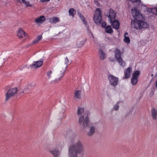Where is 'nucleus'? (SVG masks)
Here are the masks:
<instances>
[{"label":"nucleus","instance_id":"obj_1","mask_svg":"<svg viewBox=\"0 0 157 157\" xmlns=\"http://www.w3.org/2000/svg\"><path fill=\"white\" fill-rule=\"evenodd\" d=\"M132 13L134 20L131 22V27L138 29H142L141 25L143 18L142 15L136 9H132Z\"/></svg>","mask_w":157,"mask_h":157},{"label":"nucleus","instance_id":"obj_2","mask_svg":"<svg viewBox=\"0 0 157 157\" xmlns=\"http://www.w3.org/2000/svg\"><path fill=\"white\" fill-rule=\"evenodd\" d=\"M83 149V147L81 142L78 141L70 146L69 149V155L70 157H77V154L82 152Z\"/></svg>","mask_w":157,"mask_h":157},{"label":"nucleus","instance_id":"obj_3","mask_svg":"<svg viewBox=\"0 0 157 157\" xmlns=\"http://www.w3.org/2000/svg\"><path fill=\"white\" fill-rule=\"evenodd\" d=\"M101 12L100 8H97L95 11L94 16V21L97 24H100L102 19Z\"/></svg>","mask_w":157,"mask_h":157},{"label":"nucleus","instance_id":"obj_4","mask_svg":"<svg viewBox=\"0 0 157 157\" xmlns=\"http://www.w3.org/2000/svg\"><path fill=\"white\" fill-rule=\"evenodd\" d=\"M114 53L115 58L119 65L122 67H124L125 65V63L121 57V51L119 49L117 48L115 49Z\"/></svg>","mask_w":157,"mask_h":157},{"label":"nucleus","instance_id":"obj_5","mask_svg":"<svg viewBox=\"0 0 157 157\" xmlns=\"http://www.w3.org/2000/svg\"><path fill=\"white\" fill-rule=\"evenodd\" d=\"M17 88L15 87L8 90L5 95V101H7L13 97L17 93Z\"/></svg>","mask_w":157,"mask_h":157},{"label":"nucleus","instance_id":"obj_6","mask_svg":"<svg viewBox=\"0 0 157 157\" xmlns=\"http://www.w3.org/2000/svg\"><path fill=\"white\" fill-rule=\"evenodd\" d=\"M89 120L87 116H85L84 118V115L81 116L79 118V123L80 124H82V125L84 127L89 126Z\"/></svg>","mask_w":157,"mask_h":157},{"label":"nucleus","instance_id":"obj_7","mask_svg":"<svg viewBox=\"0 0 157 157\" xmlns=\"http://www.w3.org/2000/svg\"><path fill=\"white\" fill-rule=\"evenodd\" d=\"M108 79L109 84L114 86H116L118 83V78L113 75H109L108 76Z\"/></svg>","mask_w":157,"mask_h":157},{"label":"nucleus","instance_id":"obj_8","mask_svg":"<svg viewBox=\"0 0 157 157\" xmlns=\"http://www.w3.org/2000/svg\"><path fill=\"white\" fill-rule=\"evenodd\" d=\"M17 36L20 38H24V39H26L28 38L27 34L21 28L18 30Z\"/></svg>","mask_w":157,"mask_h":157},{"label":"nucleus","instance_id":"obj_9","mask_svg":"<svg viewBox=\"0 0 157 157\" xmlns=\"http://www.w3.org/2000/svg\"><path fill=\"white\" fill-rule=\"evenodd\" d=\"M116 16V13L114 11L110 9L109 10L108 17L109 21L112 22V20L115 19Z\"/></svg>","mask_w":157,"mask_h":157},{"label":"nucleus","instance_id":"obj_10","mask_svg":"<svg viewBox=\"0 0 157 157\" xmlns=\"http://www.w3.org/2000/svg\"><path fill=\"white\" fill-rule=\"evenodd\" d=\"M112 27L115 29H119L120 23L117 20H112V22H110Z\"/></svg>","mask_w":157,"mask_h":157},{"label":"nucleus","instance_id":"obj_11","mask_svg":"<svg viewBox=\"0 0 157 157\" xmlns=\"http://www.w3.org/2000/svg\"><path fill=\"white\" fill-rule=\"evenodd\" d=\"M132 67H129L124 71V78L127 79L130 77V74L132 72Z\"/></svg>","mask_w":157,"mask_h":157},{"label":"nucleus","instance_id":"obj_12","mask_svg":"<svg viewBox=\"0 0 157 157\" xmlns=\"http://www.w3.org/2000/svg\"><path fill=\"white\" fill-rule=\"evenodd\" d=\"M43 63V61H38L36 62H34L32 64L30 65V66L35 68H37L41 66Z\"/></svg>","mask_w":157,"mask_h":157},{"label":"nucleus","instance_id":"obj_13","mask_svg":"<svg viewBox=\"0 0 157 157\" xmlns=\"http://www.w3.org/2000/svg\"><path fill=\"white\" fill-rule=\"evenodd\" d=\"M17 2L21 4H24L27 7L31 6V5L30 4V2L28 0H16Z\"/></svg>","mask_w":157,"mask_h":157},{"label":"nucleus","instance_id":"obj_14","mask_svg":"<svg viewBox=\"0 0 157 157\" xmlns=\"http://www.w3.org/2000/svg\"><path fill=\"white\" fill-rule=\"evenodd\" d=\"M81 91L80 90H76L75 92L74 98L76 100H79L81 98Z\"/></svg>","mask_w":157,"mask_h":157},{"label":"nucleus","instance_id":"obj_15","mask_svg":"<svg viewBox=\"0 0 157 157\" xmlns=\"http://www.w3.org/2000/svg\"><path fill=\"white\" fill-rule=\"evenodd\" d=\"M151 114L152 118L156 120L157 116V110L154 108H153L151 110Z\"/></svg>","mask_w":157,"mask_h":157},{"label":"nucleus","instance_id":"obj_16","mask_svg":"<svg viewBox=\"0 0 157 157\" xmlns=\"http://www.w3.org/2000/svg\"><path fill=\"white\" fill-rule=\"evenodd\" d=\"M49 21L52 24L56 23L59 22V19L57 17H54L49 18Z\"/></svg>","mask_w":157,"mask_h":157},{"label":"nucleus","instance_id":"obj_17","mask_svg":"<svg viewBox=\"0 0 157 157\" xmlns=\"http://www.w3.org/2000/svg\"><path fill=\"white\" fill-rule=\"evenodd\" d=\"M147 11L150 13H151L153 14H157V8L154 7L153 8H149Z\"/></svg>","mask_w":157,"mask_h":157},{"label":"nucleus","instance_id":"obj_18","mask_svg":"<svg viewBox=\"0 0 157 157\" xmlns=\"http://www.w3.org/2000/svg\"><path fill=\"white\" fill-rule=\"evenodd\" d=\"M49 152L52 154L54 157H57L60 154L59 152L56 150H54L52 151L51 150L49 151Z\"/></svg>","mask_w":157,"mask_h":157},{"label":"nucleus","instance_id":"obj_19","mask_svg":"<svg viewBox=\"0 0 157 157\" xmlns=\"http://www.w3.org/2000/svg\"><path fill=\"white\" fill-rule=\"evenodd\" d=\"M45 19V17L44 16H41L39 17L38 18L35 19V21L37 23L41 22L44 21Z\"/></svg>","mask_w":157,"mask_h":157},{"label":"nucleus","instance_id":"obj_20","mask_svg":"<svg viewBox=\"0 0 157 157\" xmlns=\"http://www.w3.org/2000/svg\"><path fill=\"white\" fill-rule=\"evenodd\" d=\"M105 32L107 33H111L113 31L111 26L108 25L105 28Z\"/></svg>","mask_w":157,"mask_h":157},{"label":"nucleus","instance_id":"obj_21","mask_svg":"<svg viewBox=\"0 0 157 157\" xmlns=\"http://www.w3.org/2000/svg\"><path fill=\"white\" fill-rule=\"evenodd\" d=\"M99 52L100 53V58L101 59H105L106 57V55L104 52L101 49H100Z\"/></svg>","mask_w":157,"mask_h":157},{"label":"nucleus","instance_id":"obj_22","mask_svg":"<svg viewBox=\"0 0 157 157\" xmlns=\"http://www.w3.org/2000/svg\"><path fill=\"white\" fill-rule=\"evenodd\" d=\"M69 13V15L70 16H71L73 17H74L75 16V14L76 13V11L73 8L70 9L68 11Z\"/></svg>","mask_w":157,"mask_h":157},{"label":"nucleus","instance_id":"obj_23","mask_svg":"<svg viewBox=\"0 0 157 157\" xmlns=\"http://www.w3.org/2000/svg\"><path fill=\"white\" fill-rule=\"evenodd\" d=\"M128 33L127 32H126L124 35V42L128 44L130 42V40L129 37L128 36H126V35H128Z\"/></svg>","mask_w":157,"mask_h":157},{"label":"nucleus","instance_id":"obj_24","mask_svg":"<svg viewBox=\"0 0 157 157\" xmlns=\"http://www.w3.org/2000/svg\"><path fill=\"white\" fill-rule=\"evenodd\" d=\"M140 74V72L139 71H136L133 73L132 77L138 79Z\"/></svg>","mask_w":157,"mask_h":157},{"label":"nucleus","instance_id":"obj_25","mask_svg":"<svg viewBox=\"0 0 157 157\" xmlns=\"http://www.w3.org/2000/svg\"><path fill=\"white\" fill-rule=\"evenodd\" d=\"M130 1L136 6H138L140 5L141 0H130Z\"/></svg>","mask_w":157,"mask_h":157},{"label":"nucleus","instance_id":"obj_26","mask_svg":"<svg viewBox=\"0 0 157 157\" xmlns=\"http://www.w3.org/2000/svg\"><path fill=\"white\" fill-rule=\"evenodd\" d=\"M84 112V109L83 108L78 107L77 110V114L78 115H82Z\"/></svg>","mask_w":157,"mask_h":157},{"label":"nucleus","instance_id":"obj_27","mask_svg":"<svg viewBox=\"0 0 157 157\" xmlns=\"http://www.w3.org/2000/svg\"><path fill=\"white\" fill-rule=\"evenodd\" d=\"M95 130V128L94 126L91 127L89 132L88 133L89 136H91L94 133Z\"/></svg>","mask_w":157,"mask_h":157},{"label":"nucleus","instance_id":"obj_28","mask_svg":"<svg viewBox=\"0 0 157 157\" xmlns=\"http://www.w3.org/2000/svg\"><path fill=\"white\" fill-rule=\"evenodd\" d=\"M138 82V79L132 77L131 79V83L133 85H136Z\"/></svg>","mask_w":157,"mask_h":157},{"label":"nucleus","instance_id":"obj_29","mask_svg":"<svg viewBox=\"0 0 157 157\" xmlns=\"http://www.w3.org/2000/svg\"><path fill=\"white\" fill-rule=\"evenodd\" d=\"M65 71L64 70L61 71L60 73L59 74V78H58L57 80H60V78H61L64 75Z\"/></svg>","mask_w":157,"mask_h":157},{"label":"nucleus","instance_id":"obj_30","mask_svg":"<svg viewBox=\"0 0 157 157\" xmlns=\"http://www.w3.org/2000/svg\"><path fill=\"white\" fill-rule=\"evenodd\" d=\"M84 41H78L77 42V46L78 47H82L84 44Z\"/></svg>","mask_w":157,"mask_h":157},{"label":"nucleus","instance_id":"obj_31","mask_svg":"<svg viewBox=\"0 0 157 157\" xmlns=\"http://www.w3.org/2000/svg\"><path fill=\"white\" fill-rule=\"evenodd\" d=\"M32 87V86H31L30 85H29L28 88L27 89V88H26L24 90L23 92L24 93H26V94L29 92V90H28V89H30Z\"/></svg>","mask_w":157,"mask_h":157},{"label":"nucleus","instance_id":"obj_32","mask_svg":"<svg viewBox=\"0 0 157 157\" xmlns=\"http://www.w3.org/2000/svg\"><path fill=\"white\" fill-rule=\"evenodd\" d=\"M52 73V70H50L47 71V75L48 77V79H50L51 78V75Z\"/></svg>","mask_w":157,"mask_h":157},{"label":"nucleus","instance_id":"obj_33","mask_svg":"<svg viewBox=\"0 0 157 157\" xmlns=\"http://www.w3.org/2000/svg\"><path fill=\"white\" fill-rule=\"evenodd\" d=\"M148 26V25L147 23L146 22H144L143 21V23H142V24L141 25L142 29L143 28H146Z\"/></svg>","mask_w":157,"mask_h":157},{"label":"nucleus","instance_id":"obj_34","mask_svg":"<svg viewBox=\"0 0 157 157\" xmlns=\"http://www.w3.org/2000/svg\"><path fill=\"white\" fill-rule=\"evenodd\" d=\"M119 108V106L118 105H115L114 106L113 108L115 110H118Z\"/></svg>","mask_w":157,"mask_h":157},{"label":"nucleus","instance_id":"obj_35","mask_svg":"<svg viewBox=\"0 0 157 157\" xmlns=\"http://www.w3.org/2000/svg\"><path fill=\"white\" fill-rule=\"evenodd\" d=\"M82 21L83 22L84 24H85L86 25H87V21L85 20V18H83V19H82Z\"/></svg>","mask_w":157,"mask_h":157},{"label":"nucleus","instance_id":"obj_36","mask_svg":"<svg viewBox=\"0 0 157 157\" xmlns=\"http://www.w3.org/2000/svg\"><path fill=\"white\" fill-rule=\"evenodd\" d=\"M42 39V35L39 36H38L36 38V39H37L38 41H39L41 40Z\"/></svg>","mask_w":157,"mask_h":157},{"label":"nucleus","instance_id":"obj_37","mask_svg":"<svg viewBox=\"0 0 157 157\" xmlns=\"http://www.w3.org/2000/svg\"><path fill=\"white\" fill-rule=\"evenodd\" d=\"M102 26L103 27L105 28L106 27V23L105 22H103L102 23Z\"/></svg>","mask_w":157,"mask_h":157},{"label":"nucleus","instance_id":"obj_38","mask_svg":"<svg viewBox=\"0 0 157 157\" xmlns=\"http://www.w3.org/2000/svg\"><path fill=\"white\" fill-rule=\"evenodd\" d=\"M38 41H39L37 40L36 39L32 42V44H35L37 43Z\"/></svg>","mask_w":157,"mask_h":157},{"label":"nucleus","instance_id":"obj_39","mask_svg":"<svg viewBox=\"0 0 157 157\" xmlns=\"http://www.w3.org/2000/svg\"><path fill=\"white\" fill-rule=\"evenodd\" d=\"M109 59L110 61L113 62H114L115 60L114 58H112V57H109Z\"/></svg>","mask_w":157,"mask_h":157},{"label":"nucleus","instance_id":"obj_40","mask_svg":"<svg viewBox=\"0 0 157 157\" xmlns=\"http://www.w3.org/2000/svg\"><path fill=\"white\" fill-rule=\"evenodd\" d=\"M50 1V0H40L41 2L44 3L45 2H48Z\"/></svg>","mask_w":157,"mask_h":157},{"label":"nucleus","instance_id":"obj_41","mask_svg":"<svg viewBox=\"0 0 157 157\" xmlns=\"http://www.w3.org/2000/svg\"><path fill=\"white\" fill-rule=\"evenodd\" d=\"M79 17L81 18V20L83 19V18H85L83 16V15L81 14H79Z\"/></svg>","mask_w":157,"mask_h":157},{"label":"nucleus","instance_id":"obj_42","mask_svg":"<svg viewBox=\"0 0 157 157\" xmlns=\"http://www.w3.org/2000/svg\"><path fill=\"white\" fill-rule=\"evenodd\" d=\"M156 88H157V80L156 83Z\"/></svg>","mask_w":157,"mask_h":157},{"label":"nucleus","instance_id":"obj_43","mask_svg":"<svg viewBox=\"0 0 157 157\" xmlns=\"http://www.w3.org/2000/svg\"><path fill=\"white\" fill-rule=\"evenodd\" d=\"M66 59H67V60H68V59H67V57L66 58Z\"/></svg>","mask_w":157,"mask_h":157},{"label":"nucleus","instance_id":"obj_44","mask_svg":"<svg viewBox=\"0 0 157 157\" xmlns=\"http://www.w3.org/2000/svg\"><path fill=\"white\" fill-rule=\"evenodd\" d=\"M119 102H117V104H118Z\"/></svg>","mask_w":157,"mask_h":157},{"label":"nucleus","instance_id":"obj_45","mask_svg":"<svg viewBox=\"0 0 157 157\" xmlns=\"http://www.w3.org/2000/svg\"><path fill=\"white\" fill-rule=\"evenodd\" d=\"M58 1H59L60 0H58Z\"/></svg>","mask_w":157,"mask_h":157}]
</instances>
